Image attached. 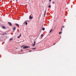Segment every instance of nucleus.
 <instances>
[{"mask_svg":"<svg viewBox=\"0 0 76 76\" xmlns=\"http://www.w3.org/2000/svg\"><path fill=\"white\" fill-rule=\"evenodd\" d=\"M19 37H21V35L20 34V36H19Z\"/></svg>","mask_w":76,"mask_h":76,"instance_id":"nucleus-20","label":"nucleus"},{"mask_svg":"<svg viewBox=\"0 0 76 76\" xmlns=\"http://www.w3.org/2000/svg\"><path fill=\"white\" fill-rule=\"evenodd\" d=\"M62 28H64V26H63L62 27Z\"/></svg>","mask_w":76,"mask_h":76,"instance_id":"nucleus-17","label":"nucleus"},{"mask_svg":"<svg viewBox=\"0 0 76 76\" xmlns=\"http://www.w3.org/2000/svg\"><path fill=\"white\" fill-rule=\"evenodd\" d=\"M32 50H35V49H36V48H32Z\"/></svg>","mask_w":76,"mask_h":76,"instance_id":"nucleus-14","label":"nucleus"},{"mask_svg":"<svg viewBox=\"0 0 76 76\" xmlns=\"http://www.w3.org/2000/svg\"><path fill=\"white\" fill-rule=\"evenodd\" d=\"M62 28H61V31H62Z\"/></svg>","mask_w":76,"mask_h":76,"instance_id":"nucleus-18","label":"nucleus"},{"mask_svg":"<svg viewBox=\"0 0 76 76\" xmlns=\"http://www.w3.org/2000/svg\"><path fill=\"white\" fill-rule=\"evenodd\" d=\"M51 1V0H49V1Z\"/></svg>","mask_w":76,"mask_h":76,"instance_id":"nucleus-23","label":"nucleus"},{"mask_svg":"<svg viewBox=\"0 0 76 76\" xmlns=\"http://www.w3.org/2000/svg\"><path fill=\"white\" fill-rule=\"evenodd\" d=\"M31 51H32L31 50H29V52H31Z\"/></svg>","mask_w":76,"mask_h":76,"instance_id":"nucleus-21","label":"nucleus"},{"mask_svg":"<svg viewBox=\"0 0 76 76\" xmlns=\"http://www.w3.org/2000/svg\"><path fill=\"white\" fill-rule=\"evenodd\" d=\"M24 23H25L26 25H27V24H28V23H27V22H26V21L24 22Z\"/></svg>","mask_w":76,"mask_h":76,"instance_id":"nucleus-3","label":"nucleus"},{"mask_svg":"<svg viewBox=\"0 0 76 76\" xmlns=\"http://www.w3.org/2000/svg\"><path fill=\"white\" fill-rule=\"evenodd\" d=\"M29 47L28 46H25L24 47H23V48H24L25 49H26V48H29Z\"/></svg>","mask_w":76,"mask_h":76,"instance_id":"nucleus-1","label":"nucleus"},{"mask_svg":"<svg viewBox=\"0 0 76 76\" xmlns=\"http://www.w3.org/2000/svg\"><path fill=\"white\" fill-rule=\"evenodd\" d=\"M52 31H53V29H51V30H50V31L49 32V33H51V32H52Z\"/></svg>","mask_w":76,"mask_h":76,"instance_id":"nucleus-10","label":"nucleus"},{"mask_svg":"<svg viewBox=\"0 0 76 76\" xmlns=\"http://www.w3.org/2000/svg\"><path fill=\"white\" fill-rule=\"evenodd\" d=\"M51 6L50 5H49L48 6V7H49V8H51Z\"/></svg>","mask_w":76,"mask_h":76,"instance_id":"nucleus-12","label":"nucleus"},{"mask_svg":"<svg viewBox=\"0 0 76 76\" xmlns=\"http://www.w3.org/2000/svg\"><path fill=\"white\" fill-rule=\"evenodd\" d=\"M16 25H17V26H19V25H18V24H16Z\"/></svg>","mask_w":76,"mask_h":76,"instance_id":"nucleus-15","label":"nucleus"},{"mask_svg":"<svg viewBox=\"0 0 76 76\" xmlns=\"http://www.w3.org/2000/svg\"><path fill=\"white\" fill-rule=\"evenodd\" d=\"M22 47H23V46H22Z\"/></svg>","mask_w":76,"mask_h":76,"instance_id":"nucleus-27","label":"nucleus"},{"mask_svg":"<svg viewBox=\"0 0 76 76\" xmlns=\"http://www.w3.org/2000/svg\"><path fill=\"white\" fill-rule=\"evenodd\" d=\"M42 30H43V31H44V30H45V28H42Z\"/></svg>","mask_w":76,"mask_h":76,"instance_id":"nucleus-13","label":"nucleus"},{"mask_svg":"<svg viewBox=\"0 0 76 76\" xmlns=\"http://www.w3.org/2000/svg\"><path fill=\"white\" fill-rule=\"evenodd\" d=\"M19 37H21V35L20 34V36H19Z\"/></svg>","mask_w":76,"mask_h":76,"instance_id":"nucleus-19","label":"nucleus"},{"mask_svg":"<svg viewBox=\"0 0 76 76\" xmlns=\"http://www.w3.org/2000/svg\"><path fill=\"white\" fill-rule=\"evenodd\" d=\"M47 11L46 10H45V14H44V16H45V15H46V11Z\"/></svg>","mask_w":76,"mask_h":76,"instance_id":"nucleus-7","label":"nucleus"},{"mask_svg":"<svg viewBox=\"0 0 76 76\" xmlns=\"http://www.w3.org/2000/svg\"><path fill=\"white\" fill-rule=\"evenodd\" d=\"M16 0V1H17V0Z\"/></svg>","mask_w":76,"mask_h":76,"instance_id":"nucleus-26","label":"nucleus"},{"mask_svg":"<svg viewBox=\"0 0 76 76\" xmlns=\"http://www.w3.org/2000/svg\"><path fill=\"white\" fill-rule=\"evenodd\" d=\"M32 18H33L31 16H30L29 17V19H32Z\"/></svg>","mask_w":76,"mask_h":76,"instance_id":"nucleus-5","label":"nucleus"},{"mask_svg":"<svg viewBox=\"0 0 76 76\" xmlns=\"http://www.w3.org/2000/svg\"><path fill=\"white\" fill-rule=\"evenodd\" d=\"M12 40H13L12 38H11L9 39V41H12Z\"/></svg>","mask_w":76,"mask_h":76,"instance_id":"nucleus-11","label":"nucleus"},{"mask_svg":"<svg viewBox=\"0 0 76 76\" xmlns=\"http://www.w3.org/2000/svg\"><path fill=\"white\" fill-rule=\"evenodd\" d=\"M41 38H42V37L44 36V34H42L41 35Z\"/></svg>","mask_w":76,"mask_h":76,"instance_id":"nucleus-8","label":"nucleus"},{"mask_svg":"<svg viewBox=\"0 0 76 76\" xmlns=\"http://www.w3.org/2000/svg\"><path fill=\"white\" fill-rule=\"evenodd\" d=\"M36 42H35V41H34V44L33 45V47H34V46H35V44H36Z\"/></svg>","mask_w":76,"mask_h":76,"instance_id":"nucleus-2","label":"nucleus"},{"mask_svg":"<svg viewBox=\"0 0 76 76\" xmlns=\"http://www.w3.org/2000/svg\"><path fill=\"white\" fill-rule=\"evenodd\" d=\"M62 32H60L59 33V34H61V33H62Z\"/></svg>","mask_w":76,"mask_h":76,"instance_id":"nucleus-16","label":"nucleus"},{"mask_svg":"<svg viewBox=\"0 0 76 76\" xmlns=\"http://www.w3.org/2000/svg\"><path fill=\"white\" fill-rule=\"evenodd\" d=\"M18 38H20V37L19 36V37H18Z\"/></svg>","mask_w":76,"mask_h":76,"instance_id":"nucleus-22","label":"nucleus"},{"mask_svg":"<svg viewBox=\"0 0 76 76\" xmlns=\"http://www.w3.org/2000/svg\"><path fill=\"white\" fill-rule=\"evenodd\" d=\"M55 44H56V43H54V45H55Z\"/></svg>","mask_w":76,"mask_h":76,"instance_id":"nucleus-25","label":"nucleus"},{"mask_svg":"<svg viewBox=\"0 0 76 76\" xmlns=\"http://www.w3.org/2000/svg\"><path fill=\"white\" fill-rule=\"evenodd\" d=\"M13 29L14 31H15V30L16 29V27H14L13 28Z\"/></svg>","mask_w":76,"mask_h":76,"instance_id":"nucleus-6","label":"nucleus"},{"mask_svg":"<svg viewBox=\"0 0 76 76\" xmlns=\"http://www.w3.org/2000/svg\"><path fill=\"white\" fill-rule=\"evenodd\" d=\"M53 3H54V2H53Z\"/></svg>","mask_w":76,"mask_h":76,"instance_id":"nucleus-24","label":"nucleus"},{"mask_svg":"<svg viewBox=\"0 0 76 76\" xmlns=\"http://www.w3.org/2000/svg\"><path fill=\"white\" fill-rule=\"evenodd\" d=\"M2 28H3V29H5L6 27L4 26H2Z\"/></svg>","mask_w":76,"mask_h":76,"instance_id":"nucleus-9","label":"nucleus"},{"mask_svg":"<svg viewBox=\"0 0 76 76\" xmlns=\"http://www.w3.org/2000/svg\"><path fill=\"white\" fill-rule=\"evenodd\" d=\"M8 24H9V25H10V26H12V23H10V22H8Z\"/></svg>","mask_w":76,"mask_h":76,"instance_id":"nucleus-4","label":"nucleus"}]
</instances>
